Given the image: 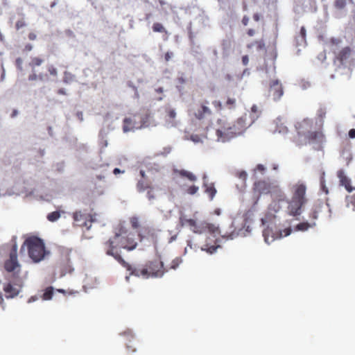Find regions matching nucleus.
Here are the masks:
<instances>
[{
    "label": "nucleus",
    "mask_w": 355,
    "mask_h": 355,
    "mask_svg": "<svg viewBox=\"0 0 355 355\" xmlns=\"http://www.w3.org/2000/svg\"><path fill=\"white\" fill-rule=\"evenodd\" d=\"M167 114H168V116L171 119H174L175 118V116H176L175 111L174 110H172V109H170V110H168Z\"/></svg>",
    "instance_id": "45"
},
{
    "label": "nucleus",
    "mask_w": 355,
    "mask_h": 355,
    "mask_svg": "<svg viewBox=\"0 0 355 355\" xmlns=\"http://www.w3.org/2000/svg\"><path fill=\"white\" fill-rule=\"evenodd\" d=\"M150 187H151L150 183L144 180H139L137 184V189L140 193L145 191L150 188Z\"/></svg>",
    "instance_id": "24"
},
{
    "label": "nucleus",
    "mask_w": 355,
    "mask_h": 355,
    "mask_svg": "<svg viewBox=\"0 0 355 355\" xmlns=\"http://www.w3.org/2000/svg\"><path fill=\"white\" fill-rule=\"evenodd\" d=\"M55 293H62L64 294L65 291L62 289H58L55 291L53 287H51V286L47 287V288H46V300H49L53 299V297Z\"/></svg>",
    "instance_id": "25"
},
{
    "label": "nucleus",
    "mask_w": 355,
    "mask_h": 355,
    "mask_svg": "<svg viewBox=\"0 0 355 355\" xmlns=\"http://www.w3.org/2000/svg\"><path fill=\"white\" fill-rule=\"evenodd\" d=\"M26 25V24L24 19H21L16 22L15 27H16L17 30H19L20 28L25 27Z\"/></svg>",
    "instance_id": "42"
},
{
    "label": "nucleus",
    "mask_w": 355,
    "mask_h": 355,
    "mask_svg": "<svg viewBox=\"0 0 355 355\" xmlns=\"http://www.w3.org/2000/svg\"><path fill=\"white\" fill-rule=\"evenodd\" d=\"M155 92L157 93V94H162L164 92V89L163 87H159L157 89H155Z\"/></svg>",
    "instance_id": "63"
},
{
    "label": "nucleus",
    "mask_w": 355,
    "mask_h": 355,
    "mask_svg": "<svg viewBox=\"0 0 355 355\" xmlns=\"http://www.w3.org/2000/svg\"><path fill=\"white\" fill-rule=\"evenodd\" d=\"M18 114V111L17 110H13L11 114H10V116L12 118H14Z\"/></svg>",
    "instance_id": "62"
},
{
    "label": "nucleus",
    "mask_w": 355,
    "mask_h": 355,
    "mask_svg": "<svg viewBox=\"0 0 355 355\" xmlns=\"http://www.w3.org/2000/svg\"><path fill=\"white\" fill-rule=\"evenodd\" d=\"M157 2L159 4V6L162 7V10H166L167 8L171 9V10L172 9V6L169 3H168L164 0H158Z\"/></svg>",
    "instance_id": "39"
},
{
    "label": "nucleus",
    "mask_w": 355,
    "mask_h": 355,
    "mask_svg": "<svg viewBox=\"0 0 355 355\" xmlns=\"http://www.w3.org/2000/svg\"><path fill=\"white\" fill-rule=\"evenodd\" d=\"M173 56V53L171 51H168L164 55V60L166 62H168L171 58Z\"/></svg>",
    "instance_id": "47"
},
{
    "label": "nucleus",
    "mask_w": 355,
    "mask_h": 355,
    "mask_svg": "<svg viewBox=\"0 0 355 355\" xmlns=\"http://www.w3.org/2000/svg\"><path fill=\"white\" fill-rule=\"evenodd\" d=\"M146 196L149 201H153L156 198L155 190L153 187H150L147 190Z\"/></svg>",
    "instance_id": "32"
},
{
    "label": "nucleus",
    "mask_w": 355,
    "mask_h": 355,
    "mask_svg": "<svg viewBox=\"0 0 355 355\" xmlns=\"http://www.w3.org/2000/svg\"><path fill=\"white\" fill-rule=\"evenodd\" d=\"M256 46L257 49L260 51L265 49V42L263 40H256L247 45L248 49H252L253 46Z\"/></svg>",
    "instance_id": "27"
},
{
    "label": "nucleus",
    "mask_w": 355,
    "mask_h": 355,
    "mask_svg": "<svg viewBox=\"0 0 355 355\" xmlns=\"http://www.w3.org/2000/svg\"><path fill=\"white\" fill-rule=\"evenodd\" d=\"M4 268L12 276H19L21 271V266L17 260V247L14 245L9 253V257L4 262ZM11 276V275H10Z\"/></svg>",
    "instance_id": "7"
},
{
    "label": "nucleus",
    "mask_w": 355,
    "mask_h": 355,
    "mask_svg": "<svg viewBox=\"0 0 355 355\" xmlns=\"http://www.w3.org/2000/svg\"><path fill=\"white\" fill-rule=\"evenodd\" d=\"M153 31L155 33H162L168 34V31L164 26L159 22H155L152 26Z\"/></svg>",
    "instance_id": "29"
},
{
    "label": "nucleus",
    "mask_w": 355,
    "mask_h": 355,
    "mask_svg": "<svg viewBox=\"0 0 355 355\" xmlns=\"http://www.w3.org/2000/svg\"><path fill=\"white\" fill-rule=\"evenodd\" d=\"M257 188L258 189H262L266 185V183L263 181L258 182L256 184Z\"/></svg>",
    "instance_id": "51"
},
{
    "label": "nucleus",
    "mask_w": 355,
    "mask_h": 355,
    "mask_svg": "<svg viewBox=\"0 0 355 355\" xmlns=\"http://www.w3.org/2000/svg\"><path fill=\"white\" fill-rule=\"evenodd\" d=\"M347 4V0H336L334 2V6L337 9L341 10L343 9Z\"/></svg>",
    "instance_id": "36"
},
{
    "label": "nucleus",
    "mask_w": 355,
    "mask_h": 355,
    "mask_svg": "<svg viewBox=\"0 0 355 355\" xmlns=\"http://www.w3.org/2000/svg\"><path fill=\"white\" fill-rule=\"evenodd\" d=\"M214 131L217 141L225 143L234 138V135L229 129L227 123H223Z\"/></svg>",
    "instance_id": "12"
},
{
    "label": "nucleus",
    "mask_w": 355,
    "mask_h": 355,
    "mask_svg": "<svg viewBox=\"0 0 355 355\" xmlns=\"http://www.w3.org/2000/svg\"><path fill=\"white\" fill-rule=\"evenodd\" d=\"M284 94L283 85L279 80H272L269 83L268 96L274 101H279Z\"/></svg>",
    "instance_id": "11"
},
{
    "label": "nucleus",
    "mask_w": 355,
    "mask_h": 355,
    "mask_svg": "<svg viewBox=\"0 0 355 355\" xmlns=\"http://www.w3.org/2000/svg\"><path fill=\"white\" fill-rule=\"evenodd\" d=\"M318 212L319 210L317 207L313 209L311 212L310 213V218L313 220H317L318 218Z\"/></svg>",
    "instance_id": "41"
},
{
    "label": "nucleus",
    "mask_w": 355,
    "mask_h": 355,
    "mask_svg": "<svg viewBox=\"0 0 355 355\" xmlns=\"http://www.w3.org/2000/svg\"><path fill=\"white\" fill-rule=\"evenodd\" d=\"M15 63H16V66L17 67V68H19V69H21L22 59L20 58H18L17 59H16Z\"/></svg>",
    "instance_id": "50"
},
{
    "label": "nucleus",
    "mask_w": 355,
    "mask_h": 355,
    "mask_svg": "<svg viewBox=\"0 0 355 355\" xmlns=\"http://www.w3.org/2000/svg\"><path fill=\"white\" fill-rule=\"evenodd\" d=\"M317 116H318V119L320 121V125H323L324 119L325 118V116H326V111L324 109H322V108L318 110V113H317Z\"/></svg>",
    "instance_id": "35"
},
{
    "label": "nucleus",
    "mask_w": 355,
    "mask_h": 355,
    "mask_svg": "<svg viewBox=\"0 0 355 355\" xmlns=\"http://www.w3.org/2000/svg\"><path fill=\"white\" fill-rule=\"evenodd\" d=\"M300 35L302 37V40H305L306 38V29L304 26H302L300 31Z\"/></svg>",
    "instance_id": "48"
},
{
    "label": "nucleus",
    "mask_w": 355,
    "mask_h": 355,
    "mask_svg": "<svg viewBox=\"0 0 355 355\" xmlns=\"http://www.w3.org/2000/svg\"><path fill=\"white\" fill-rule=\"evenodd\" d=\"M316 225L315 221L309 222H302L297 225L296 229L299 231H306L309 228L314 227Z\"/></svg>",
    "instance_id": "23"
},
{
    "label": "nucleus",
    "mask_w": 355,
    "mask_h": 355,
    "mask_svg": "<svg viewBox=\"0 0 355 355\" xmlns=\"http://www.w3.org/2000/svg\"><path fill=\"white\" fill-rule=\"evenodd\" d=\"M223 51H227L231 46V41L230 40H223L221 43Z\"/></svg>",
    "instance_id": "40"
},
{
    "label": "nucleus",
    "mask_w": 355,
    "mask_h": 355,
    "mask_svg": "<svg viewBox=\"0 0 355 355\" xmlns=\"http://www.w3.org/2000/svg\"><path fill=\"white\" fill-rule=\"evenodd\" d=\"M72 254L71 250H65L62 254V259L60 263L62 270V275H64L67 273H71L73 271V268L71 261V256Z\"/></svg>",
    "instance_id": "13"
},
{
    "label": "nucleus",
    "mask_w": 355,
    "mask_h": 355,
    "mask_svg": "<svg viewBox=\"0 0 355 355\" xmlns=\"http://www.w3.org/2000/svg\"><path fill=\"white\" fill-rule=\"evenodd\" d=\"M96 214H91L82 211H76L73 214V223L75 226L85 227L87 230L92 227V224L96 220Z\"/></svg>",
    "instance_id": "8"
},
{
    "label": "nucleus",
    "mask_w": 355,
    "mask_h": 355,
    "mask_svg": "<svg viewBox=\"0 0 355 355\" xmlns=\"http://www.w3.org/2000/svg\"><path fill=\"white\" fill-rule=\"evenodd\" d=\"M134 129V123L130 118H125L123 119V132H127Z\"/></svg>",
    "instance_id": "26"
},
{
    "label": "nucleus",
    "mask_w": 355,
    "mask_h": 355,
    "mask_svg": "<svg viewBox=\"0 0 355 355\" xmlns=\"http://www.w3.org/2000/svg\"><path fill=\"white\" fill-rule=\"evenodd\" d=\"M36 37H37V35H36V34H35V33H30L28 34V38H29V40H35V39H36Z\"/></svg>",
    "instance_id": "57"
},
{
    "label": "nucleus",
    "mask_w": 355,
    "mask_h": 355,
    "mask_svg": "<svg viewBox=\"0 0 355 355\" xmlns=\"http://www.w3.org/2000/svg\"><path fill=\"white\" fill-rule=\"evenodd\" d=\"M212 103L217 111L219 112L222 110V104L219 101H214Z\"/></svg>",
    "instance_id": "44"
},
{
    "label": "nucleus",
    "mask_w": 355,
    "mask_h": 355,
    "mask_svg": "<svg viewBox=\"0 0 355 355\" xmlns=\"http://www.w3.org/2000/svg\"><path fill=\"white\" fill-rule=\"evenodd\" d=\"M27 248L28 255L34 262H39L44 257V244L37 237L31 236L25 240L21 248V252Z\"/></svg>",
    "instance_id": "3"
},
{
    "label": "nucleus",
    "mask_w": 355,
    "mask_h": 355,
    "mask_svg": "<svg viewBox=\"0 0 355 355\" xmlns=\"http://www.w3.org/2000/svg\"><path fill=\"white\" fill-rule=\"evenodd\" d=\"M257 169L259 171H260V172L263 173V172H264V171H265V167H264V166H263V165H262V164H258V165L257 166Z\"/></svg>",
    "instance_id": "56"
},
{
    "label": "nucleus",
    "mask_w": 355,
    "mask_h": 355,
    "mask_svg": "<svg viewBox=\"0 0 355 355\" xmlns=\"http://www.w3.org/2000/svg\"><path fill=\"white\" fill-rule=\"evenodd\" d=\"M192 141H193L194 142H200V141H202L200 137L198 135H192L191 137Z\"/></svg>",
    "instance_id": "52"
},
{
    "label": "nucleus",
    "mask_w": 355,
    "mask_h": 355,
    "mask_svg": "<svg viewBox=\"0 0 355 355\" xmlns=\"http://www.w3.org/2000/svg\"><path fill=\"white\" fill-rule=\"evenodd\" d=\"M60 217V211H55L51 213H49L46 218L51 222L56 221Z\"/></svg>",
    "instance_id": "31"
},
{
    "label": "nucleus",
    "mask_w": 355,
    "mask_h": 355,
    "mask_svg": "<svg viewBox=\"0 0 355 355\" xmlns=\"http://www.w3.org/2000/svg\"><path fill=\"white\" fill-rule=\"evenodd\" d=\"M347 206L355 211V194L346 197Z\"/></svg>",
    "instance_id": "30"
},
{
    "label": "nucleus",
    "mask_w": 355,
    "mask_h": 355,
    "mask_svg": "<svg viewBox=\"0 0 355 355\" xmlns=\"http://www.w3.org/2000/svg\"><path fill=\"white\" fill-rule=\"evenodd\" d=\"M199 187L196 185H191L185 189V192L189 195H194L198 191Z\"/></svg>",
    "instance_id": "34"
},
{
    "label": "nucleus",
    "mask_w": 355,
    "mask_h": 355,
    "mask_svg": "<svg viewBox=\"0 0 355 355\" xmlns=\"http://www.w3.org/2000/svg\"><path fill=\"white\" fill-rule=\"evenodd\" d=\"M293 199L307 202L306 197V186L304 183L298 182L291 188Z\"/></svg>",
    "instance_id": "14"
},
{
    "label": "nucleus",
    "mask_w": 355,
    "mask_h": 355,
    "mask_svg": "<svg viewBox=\"0 0 355 355\" xmlns=\"http://www.w3.org/2000/svg\"><path fill=\"white\" fill-rule=\"evenodd\" d=\"M249 21V18L247 16H244L242 19V24L244 26H247Z\"/></svg>",
    "instance_id": "55"
},
{
    "label": "nucleus",
    "mask_w": 355,
    "mask_h": 355,
    "mask_svg": "<svg viewBox=\"0 0 355 355\" xmlns=\"http://www.w3.org/2000/svg\"><path fill=\"white\" fill-rule=\"evenodd\" d=\"M181 263H182V259L180 257H176L171 261L170 268L176 269Z\"/></svg>",
    "instance_id": "38"
},
{
    "label": "nucleus",
    "mask_w": 355,
    "mask_h": 355,
    "mask_svg": "<svg viewBox=\"0 0 355 355\" xmlns=\"http://www.w3.org/2000/svg\"><path fill=\"white\" fill-rule=\"evenodd\" d=\"M291 232V229L290 227L279 230L276 229L273 230L272 227H268L263 231V236L266 243L270 244L276 239L288 236Z\"/></svg>",
    "instance_id": "9"
},
{
    "label": "nucleus",
    "mask_w": 355,
    "mask_h": 355,
    "mask_svg": "<svg viewBox=\"0 0 355 355\" xmlns=\"http://www.w3.org/2000/svg\"><path fill=\"white\" fill-rule=\"evenodd\" d=\"M249 59L248 55H243L242 57V62L244 65H247L248 64Z\"/></svg>",
    "instance_id": "54"
},
{
    "label": "nucleus",
    "mask_w": 355,
    "mask_h": 355,
    "mask_svg": "<svg viewBox=\"0 0 355 355\" xmlns=\"http://www.w3.org/2000/svg\"><path fill=\"white\" fill-rule=\"evenodd\" d=\"M8 282L4 284L3 290L6 298H13L20 292L22 287V280L19 276L6 277Z\"/></svg>",
    "instance_id": "6"
},
{
    "label": "nucleus",
    "mask_w": 355,
    "mask_h": 355,
    "mask_svg": "<svg viewBox=\"0 0 355 355\" xmlns=\"http://www.w3.org/2000/svg\"><path fill=\"white\" fill-rule=\"evenodd\" d=\"M220 247L219 245H216V242L214 244L211 245L208 243H206L203 245H201V239L200 236H190L187 240V247L185 248V252L188 251V249L191 250H193L195 252L198 250H201L202 251H205L210 254L216 252V250Z\"/></svg>",
    "instance_id": "5"
},
{
    "label": "nucleus",
    "mask_w": 355,
    "mask_h": 355,
    "mask_svg": "<svg viewBox=\"0 0 355 355\" xmlns=\"http://www.w3.org/2000/svg\"><path fill=\"white\" fill-rule=\"evenodd\" d=\"M352 50L349 46L343 48L338 54L337 58L341 62L347 60L351 55Z\"/></svg>",
    "instance_id": "22"
},
{
    "label": "nucleus",
    "mask_w": 355,
    "mask_h": 355,
    "mask_svg": "<svg viewBox=\"0 0 355 355\" xmlns=\"http://www.w3.org/2000/svg\"><path fill=\"white\" fill-rule=\"evenodd\" d=\"M49 71L51 75H52L53 76H56L57 71H56V69L53 67H49Z\"/></svg>",
    "instance_id": "49"
},
{
    "label": "nucleus",
    "mask_w": 355,
    "mask_h": 355,
    "mask_svg": "<svg viewBox=\"0 0 355 355\" xmlns=\"http://www.w3.org/2000/svg\"><path fill=\"white\" fill-rule=\"evenodd\" d=\"M337 176L339 178L340 184L345 187L348 192L352 191L353 187L351 186V180L346 176L344 171H338Z\"/></svg>",
    "instance_id": "18"
},
{
    "label": "nucleus",
    "mask_w": 355,
    "mask_h": 355,
    "mask_svg": "<svg viewBox=\"0 0 355 355\" xmlns=\"http://www.w3.org/2000/svg\"><path fill=\"white\" fill-rule=\"evenodd\" d=\"M208 104L207 101L202 103L200 107L196 111L195 116L197 119H202L211 114V111L207 106Z\"/></svg>",
    "instance_id": "19"
},
{
    "label": "nucleus",
    "mask_w": 355,
    "mask_h": 355,
    "mask_svg": "<svg viewBox=\"0 0 355 355\" xmlns=\"http://www.w3.org/2000/svg\"><path fill=\"white\" fill-rule=\"evenodd\" d=\"M178 173L181 177L186 178L188 180H189L191 182H195L197 180V177L191 172H189V171H187L185 170H180L178 172Z\"/></svg>",
    "instance_id": "28"
},
{
    "label": "nucleus",
    "mask_w": 355,
    "mask_h": 355,
    "mask_svg": "<svg viewBox=\"0 0 355 355\" xmlns=\"http://www.w3.org/2000/svg\"><path fill=\"white\" fill-rule=\"evenodd\" d=\"M349 137L351 138V139H354L355 138V129L352 128L349 131Z\"/></svg>",
    "instance_id": "53"
},
{
    "label": "nucleus",
    "mask_w": 355,
    "mask_h": 355,
    "mask_svg": "<svg viewBox=\"0 0 355 355\" xmlns=\"http://www.w3.org/2000/svg\"><path fill=\"white\" fill-rule=\"evenodd\" d=\"M253 19L256 21H259L260 20V15L259 13H254L253 15Z\"/></svg>",
    "instance_id": "60"
},
{
    "label": "nucleus",
    "mask_w": 355,
    "mask_h": 355,
    "mask_svg": "<svg viewBox=\"0 0 355 355\" xmlns=\"http://www.w3.org/2000/svg\"><path fill=\"white\" fill-rule=\"evenodd\" d=\"M331 42L334 44H338L340 42L339 39L332 38Z\"/></svg>",
    "instance_id": "61"
},
{
    "label": "nucleus",
    "mask_w": 355,
    "mask_h": 355,
    "mask_svg": "<svg viewBox=\"0 0 355 355\" xmlns=\"http://www.w3.org/2000/svg\"><path fill=\"white\" fill-rule=\"evenodd\" d=\"M168 270L164 268L163 262L159 259L148 261L142 268L132 267L128 270L131 275L144 278L161 277Z\"/></svg>",
    "instance_id": "2"
},
{
    "label": "nucleus",
    "mask_w": 355,
    "mask_h": 355,
    "mask_svg": "<svg viewBox=\"0 0 355 355\" xmlns=\"http://www.w3.org/2000/svg\"><path fill=\"white\" fill-rule=\"evenodd\" d=\"M236 101L234 98H227L225 105L230 110L234 109L236 107Z\"/></svg>",
    "instance_id": "33"
},
{
    "label": "nucleus",
    "mask_w": 355,
    "mask_h": 355,
    "mask_svg": "<svg viewBox=\"0 0 355 355\" xmlns=\"http://www.w3.org/2000/svg\"><path fill=\"white\" fill-rule=\"evenodd\" d=\"M255 33V31L254 29H248V31H247V34L250 36V37H252Z\"/></svg>",
    "instance_id": "58"
},
{
    "label": "nucleus",
    "mask_w": 355,
    "mask_h": 355,
    "mask_svg": "<svg viewBox=\"0 0 355 355\" xmlns=\"http://www.w3.org/2000/svg\"><path fill=\"white\" fill-rule=\"evenodd\" d=\"M236 176L240 179L245 180L247 178V173L245 171H239L236 173Z\"/></svg>",
    "instance_id": "46"
},
{
    "label": "nucleus",
    "mask_w": 355,
    "mask_h": 355,
    "mask_svg": "<svg viewBox=\"0 0 355 355\" xmlns=\"http://www.w3.org/2000/svg\"><path fill=\"white\" fill-rule=\"evenodd\" d=\"M180 223L182 226H187L194 233L202 234L208 232L211 234H219V228L214 224L206 221L198 222L193 218H187L186 216L180 218Z\"/></svg>",
    "instance_id": "4"
},
{
    "label": "nucleus",
    "mask_w": 355,
    "mask_h": 355,
    "mask_svg": "<svg viewBox=\"0 0 355 355\" xmlns=\"http://www.w3.org/2000/svg\"><path fill=\"white\" fill-rule=\"evenodd\" d=\"M227 125L234 137L241 135L246 129L245 121L243 118H239L232 124L227 123Z\"/></svg>",
    "instance_id": "16"
},
{
    "label": "nucleus",
    "mask_w": 355,
    "mask_h": 355,
    "mask_svg": "<svg viewBox=\"0 0 355 355\" xmlns=\"http://www.w3.org/2000/svg\"><path fill=\"white\" fill-rule=\"evenodd\" d=\"M137 243L134 234L128 232L123 223H120L114 230V235L103 243V248L107 255L112 256L127 270L131 269V265L127 263L121 255V249L128 251L136 248Z\"/></svg>",
    "instance_id": "1"
},
{
    "label": "nucleus",
    "mask_w": 355,
    "mask_h": 355,
    "mask_svg": "<svg viewBox=\"0 0 355 355\" xmlns=\"http://www.w3.org/2000/svg\"><path fill=\"white\" fill-rule=\"evenodd\" d=\"M42 63V60L40 58H35L31 61V65L35 67V66H39Z\"/></svg>",
    "instance_id": "43"
},
{
    "label": "nucleus",
    "mask_w": 355,
    "mask_h": 355,
    "mask_svg": "<svg viewBox=\"0 0 355 355\" xmlns=\"http://www.w3.org/2000/svg\"><path fill=\"white\" fill-rule=\"evenodd\" d=\"M305 138L309 144H313V148L315 150H321L323 148V144L326 141L324 133L319 131L308 132Z\"/></svg>",
    "instance_id": "10"
},
{
    "label": "nucleus",
    "mask_w": 355,
    "mask_h": 355,
    "mask_svg": "<svg viewBox=\"0 0 355 355\" xmlns=\"http://www.w3.org/2000/svg\"><path fill=\"white\" fill-rule=\"evenodd\" d=\"M307 202L291 198L288 202V212L293 216H300L302 212V207Z\"/></svg>",
    "instance_id": "15"
},
{
    "label": "nucleus",
    "mask_w": 355,
    "mask_h": 355,
    "mask_svg": "<svg viewBox=\"0 0 355 355\" xmlns=\"http://www.w3.org/2000/svg\"><path fill=\"white\" fill-rule=\"evenodd\" d=\"M203 187L205 193L209 196V200H212L217 193L214 183L206 181V176H205L203 178Z\"/></svg>",
    "instance_id": "20"
},
{
    "label": "nucleus",
    "mask_w": 355,
    "mask_h": 355,
    "mask_svg": "<svg viewBox=\"0 0 355 355\" xmlns=\"http://www.w3.org/2000/svg\"><path fill=\"white\" fill-rule=\"evenodd\" d=\"M155 231L149 227H143L138 232V236L140 241L145 239H153L155 237Z\"/></svg>",
    "instance_id": "21"
},
{
    "label": "nucleus",
    "mask_w": 355,
    "mask_h": 355,
    "mask_svg": "<svg viewBox=\"0 0 355 355\" xmlns=\"http://www.w3.org/2000/svg\"><path fill=\"white\" fill-rule=\"evenodd\" d=\"M130 223L133 229H137L139 227V218L137 216H132L130 218Z\"/></svg>",
    "instance_id": "37"
},
{
    "label": "nucleus",
    "mask_w": 355,
    "mask_h": 355,
    "mask_svg": "<svg viewBox=\"0 0 355 355\" xmlns=\"http://www.w3.org/2000/svg\"><path fill=\"white\" fill-rule=\"evenodd\" d=\"M32 49V46L29 44H26L24 49V51H30Z\"/></svg>",
    "instance_id": "59"
},
{
    "label": "nucleus",
    "mask_w": 355,
    "mask_h": 355,
    "mask_svg": "<svg viewBox=\"0 0 355 355\" xmlns=\"http://www.w3.org/2000/svg\"><path fill=\"white\" fill-rule=\"evenodd\" d=\"M313 122L311 119H304L300 122L297 123L295 125L297 135L299 137L304 135L305 131L308 130L312 127Z\"/></svg>",
    "instance_id": "17"
},
{
    "label": "nucleus",
    "mask_w": 355,
    "mask_h": 355,
    "mask_svg": "<svg viewBox=\"0 0 355 355\" xmlns=\"http://www.w3.org/2000/svg\"><path fill=\"white\" fill-rule=\"evenodd\" d=\"M121 173H123V171H121L119 168H114V171H113V173H114V175H117V174Z\"/></svg>",
    "instance_id": "64"
}]
</instances>
